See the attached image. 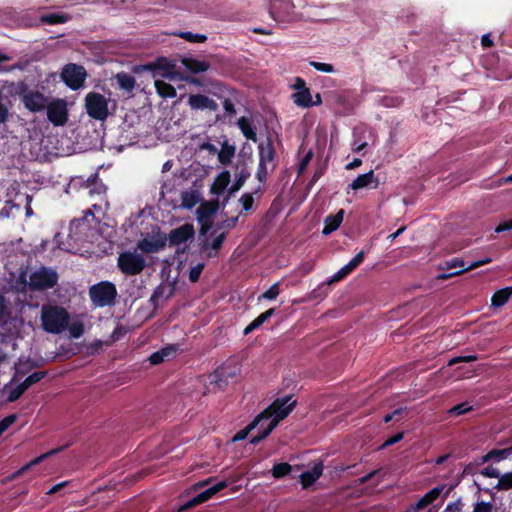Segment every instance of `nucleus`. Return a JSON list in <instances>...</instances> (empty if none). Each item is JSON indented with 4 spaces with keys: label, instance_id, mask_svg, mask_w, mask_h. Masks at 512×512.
Returning a JSON list of instances; mask_svg holds the SVG:
<instances>
[{
    "label": "nucleus",
    "instance_id": "50",
    "mask_svg": "<svg viewBox=\"0 0 512 512\" xmlns=\"http://www.w3.org/2000/svg\"><path fill=\"white\" fill-rule=\"evenodd\" d=\"M345 277L344 275L342 274V272L339 270L338 272H336L331 278H329L325 283H323L321 286H319L317 289H315L313 291V293H320V291L324 288H326V286H329L335 282H339L341 280H343Z\"/></svg>",
    "mask_w": 512,
    "mask_h": 512
},
{
    "label": "nucleus",
    "instance_id": "8",
    "mask_svg": "<svg viewBox=\"0 0 512 512\" xmlns=\"http://www.w3.org/2000/svg\"><path fill=\"white\" fill-rule=\"evenodd\" d=\"M269 14L276 22H293L298 19L291 0H271Z\"/></svg>",
    "mask_w": 512,
    "mask_h": 512
},
{
    "label": "nucleus",
    "instance_id": "54",
    "mask_svg": "<svg viewBox=\"0 0 512 512\" xmlns=\"http://www.w3.org/2000/svg\"><path fill=\"white\" fill-rule=\"evenodd\" d=\"M240 203L242 204L243 211L247 212L253 207L254 199L250 193H244L240 198Z\"/></svg>",
    "mask_w": 512,
    "mask_h": 512
},
{
    "label": "nucleus",
    "instance_id": "3",
    "mask_svg": "<svg viewBox=\"0 0 512 512\" xmlns=\"http://www.w3.org/2000/svg\"><path fill=\"white\" fill-rule=\"evenodd\" d=\"M16 95L24 108L31 113L43 112L47 108L49 98L39 90L30 89L25 82L18 83Z\"/></svg>",
    "mask_w": 512,
    "mask_h": 512
},
{
    "label": "nucleus",
    "instance_id": "53",
    "mask_svg": "<svg viewBox=\"0 0 512 512\" xmlns=\"http://www.w3.org/2000/svg\"><path fill=\"white\" fill-rule=\"evenodd\" d=\"M494 509L492 502L479 501L474 504L472 512H492Z\"/></svg>",
    "mask_w": 512,
    "mask_h": 512
},
{
    "label": "nucleus",
    "instance_id": "46",
    "mask_svg": "<svg viewBox=\"0 0 512 512\" xmlns=\"http://www.w3.org/2000/svg\"><path fill=\"white\" fill-rule=\"evenodd\" d=\"M28 388L25 386V384L23 382H21L20 384H18L14 389H12L8 396H7V401L8 402H15L17 401L23 394L24 392L27 390Z\"/></svg>",
    "mask_w": 512,
    "mask_h": 512
},
{
    "label": "nucleus",
    "instance_id": "31",
    "mask_svg": "<svg viewBox=\"0 0 512 512\" xmlns=\"http://www.w3.org/2000/svg\"><path fill=\"white\" fill-rule=\"evenodd\" d=\"M70 19V16L65 13L60 12H53L44 14L40 17V20L42 23L48 24V25H56V24H62L66 23Z\"/></svg>",
    "mask_w": 512,
    "mask_h": 512
},
{
    "label": "nucleus",
    "instance_id": "28",
    "mask_svg": "<svg viewBox=\"0 0 512 512\" xmlns=\"http://www.w3.org/2000/svg\"><path fill=\"white\" fill-rule=\"evenodd\" d=\"M294 103L302 108H309L313 106L312 95L310 89H302V91H296L292 95Z\"/></svg>",
    "mask_w": 512,
    "mask_h": 512
},
{
    "label": "nucleus",
    "instance_id": "9",
    "mask_svg": "<svg viewBox=\"0 0 512 512\" xmlns=\"http://www.w3.org/2000/svg\"><path fill=\"white\" fill-rule=\"evenodd\" d=\"M491 262V258H485L482 260L474 261L470 263L468 266H465V262L461 258H454L448 261H445L444 266L441 267L442 269L450 270V269H456L459 268V270L454 272H443L437 276V279L439 280H447L451 277L461 275L464 272L476 269L482 265L488 264Z\"/></svg>",
    "mask_w": 512,
    "mask_h": 512
},
{
    "label": "nucleus",
    "instance_id": "55",
    "mask_svg": "<svg viewBox=\"0 0 512 512\" xmlns=\"http://www.w3.org/2000/svg\"><path fill=\"white\" fill-rule=\"evenodd\" d=\"M404 438V432H398L395 435L387 438L384 443L380 446L381 449L390 447L398 442H400Z\"/></svg>",
    "mask_w": 512,
    "mask_h": 512
},
{
    "label": "nucleus",
    "instance_id": "42",
    "mask_svg": "<svg viewBox=\"0 0 512 512\" xmlns=\"http://www.w3.org/2000/svg\"><path fill=\"white\" fill-rule=\"evenodd\" d=\"M279 294H280L279 283L276 282L273 285H271L265 292H263L259 296L258 300L259 301H261L262 299L274 300L278 297Z\"/></svg>",
    "mask_w": 512,
    "mask_h": 512
},
{
    "label": "nucleus",
    "instance_id": "45",
    "mask_svg": "<svg viewBox=\"0 0 512 512\" xmlns=\"http://www.w3.org/2000/svg\"><path fill=\"white\" fill-rule=\"evenodd\" d=\"M471 410L472 406H470L468 402H462L450 408L448 410V413L451 416H460L470 412Z\"/></svg>",
    "mask_w": 512,
    "mask_h": 512
},
{
    "label": "nucleus",
    "instance_id": "35",
    "mask_svg": "<svg viewBox=\"0 0 512 512\" xmlns=\"http://www.w3.org/2000/svg\"><path fill=\"white\" fill-rule=\"evenodd\" d=\"M234 155H235V147L233 145L228 144V142L225 141L222 144V148H221L220 152L218 153V161L222 165H228L231 163Z\"/></svg>",
    "mask_w": 512,
    "mask_h": 512
},
{
    "label": "nucleus",
    "instance_id": "16",
    "mask_svg": "<svg viewBox=\"0 0 512 512\" xmlns=\"http://www.w3.org/2000/svg\"><path fill=\"white\" fill-rule=\"evenodd\" d=\"M323 474V463H316L310 470H306L299 476V481L302 489H308L312 486Z\"/></svg>",
    "mask_w": 512,
    "mask_h": 512
},
{
    "label": "nucleus",
    "instance_id": "15",
    "mask_svg": "<svg viewBox=\"0 0 512 512\" xmlns=\"http://www.w3.org/2000/svg\"><path fill=\"white\" fill-rule=\"evenodd\" d=\"M188 104L192 109L217 111L218 104L211 98L203 94H192L188 98Z\"/></svg>",
    "mask_w": 512,
    "mask_h": 512
},
{
    "label": "nucleus",
    "instance_id": "44",
    "mask_svg": "<svg viewBox=\"0 0 512 512\" xmlns=\"http://www.w3.org/2000/svg\"><path fill=\"white\" fill-rule=\"evenodd\" d=\"M177 35L191 43H203L207 40V36L204 34H198V33L195 34L192 32H181Z\"/></svg>",
    "mask_w": 512,
    "mask_h": 512
},
{
    "label": "nucleus",
    "instance_id": "49",
    "mask_svg": "<svg viewBox=\"0 0 512 512\" xmlns=\"http://www.w3.org/2000/svg\"><path fill=\"white\" fill-rule=\"evenodd\" d=\"M204 267H205L204 263H198L197 265L193 266L190 269L189 280L192 283H195V282H197L200 279V276H201V273H202Z\"/></svg>",
    "mask_w": 512,
    "mask_h": 512
},
{
    "label": "nucleus",
    "instance_id": "10",
    "mask_svg": "<svg viewBox=\"0 0 512 512\" xmlns=\"http://www.w3.org/2000/svg\"><path fill=\"white\" fill-rule=\"evenodd\" d=\"M87 73L83 66L67 64L61 72V79L72 90L80 89L85 82Z\"/></svg>",
    "mask_w": 512,
    "mask_h": 512
},
{
    "label": "nucleus",
    "instance_id": "64",
    "mask_svg": "<svg viewBox=\"0 0 512 512\" xmlns=\"http://www.w3.org/2000/svg\"><path fill=\"white\" fill-rule=\"evenodd\" d=\"M444 512H461V502L457 500L455 502L449 503Z\"/></svg>",
    "mask_w": 512,
    "mask_h": 512
},
{
    "label": "nucleus",
    "instance_id": "11",
    "mask_svg": "<svg viewBox=\"0 0 512 512\" xmlns=\"http://www.w3.org/2000/svg\"><path fill=\"white\" fill-rule=\"evenodd\" d=\"M45 111L48 120L54 126H63L68 121L67 103L64 99L55 98L52 101H48Z\"/></svg>",
    "mask_w": 512,
    "mask_h": 512
},
{
    "label": "nucleus",
    "instance_id": "39",
    "mask_svg": "<svg viewBox=\"0 0 512 512\" xmlns=\"http://www.w3.org/2000/svg\"><path fill=\"white\" fill-rule=\"evenodd\" d=\"M497 491H507L512 489V471L504 474L500 473L498 482L494 487Z\"/></svg>",
    "mask_w": 512,
    "mask_h": 512
},
{
    "label": "nucleus",
    "instance_id": "5",
    "mask_svg": "<svg viewBox=\"0 0 512 512\" xmlns=\"http://www.w3.org/2000/svg\"><path fill=\"white\" fill-rule=\"evenodd\" d=\"M89 296L97 307H104L114 303L117 290L113 283L103 281L90 287Z\"/></svg>",
    "mask_w": 512,
    "mask_h": 512
},
{
    "label": "nucleus",
    "instance_id": "4",
    "mask_svg": "<svg viewBox=\"0 0 512 512\" xmlns=\"http://www.w3.org/2000/svg\"><path fill=\"white\" fill-rule=\"evenodd\" d=\"M117 266L123 274L135 276L145 269L146 260L136 251H124L118 256Z\"/></svg>",
    "mask_w": 512,
    "mask_h": 512
},
{
    "label": "nucleus",
    "instance_id": "21",
    "mask_svg": "<svg viewBox=\"0 0 512 512\" xmlns=\"http://www.w3.org/2000/svg\"><path fill=\"white\" fill-rule=\"evenodd\" d=\"M259 163L266 164L273 161L275 157V148L273 141L270 137H267L265 143L259 144Z\"/></svg>",
    "mask_w": 512,
    "mask_h": 512
},
{
    "label": "nucleus",
    "instance_id": "7",
    "mask_svg": "<svg viewBox=\"0 0 512 512\" xmlns=\"http://www.w3.org/2000/svg\"><path fill=\"white\" fill-rule=\"evenodd\" d=\"M58 274L55 270L41 267L30 274L29 286L32 290H46L53 288L58 282Z\"/></svg>",
    "mask_w": 512,
    "mask_h": 512
},
{
    "label": "nucleus",
    "instance_id": "48",
    "mask_svg": "<svg viewBox=\"0 0 512 512\" xmlns=\"http://www.w3.org/2000/svg\"><path fill=\"white\" fill-rule=\"evenodd\" d=\"M238 216L227 218L221 222L216 224L215 230L212 234H214L217 230L227 229L230 230L237 225Z\"/></svg>",
    "mask_w": 512,
    "mask_h": 512
},
{
    "label": "nucleus",
    "instance_id": "29",
    "mask_svg": "<svg viewBox=\"0 0 512 512\" xmlns=\"http://www.w3.org/2000/svg\"><path fill=\"white\" fill-rule=\"evenodd\" d=\"M511 296L512 287H505L503 289H499L493 294L491 298V304L494 307H502L509 301Z\"/></svg>",
    "mask_w": 512,
    "mask_h": 512
},
{
    "label": "nucleus",
    "instance_id": "62",
    "mask_svg": "<svg viewBox=\"0 0 512 512\" xmlns=\"http://www.w3.org/2000/svg\"><path fill=\"white\" fill-rule=\"evenodd\" d=\"M223 108H224L225 112L227 113V115H229V116H233L236 114L235 105L232 102V100H230L228 98L223 101Z\"/></svg>",
    "mask_w": 512,
    "mask_h": 512
},
{
    "label": "nucleus",
    "instance_id": "27",
    "mask_svg": "<svg viewBox=\"0 0 512 512\" xmlns=\"http://www.w3.org/2000/svg\"><path fill=\"white\" fill-rule=\"evenodd\" d=\"M212 496H214V495L211 492L210 488H208V489L200 492L196 496L192 497L185 504H183L180 507V511H184V510L190 509L192 507H195V506H197L199 504H202V503L208 501Z\"/></svg>",
    "mask_w": 512,
    "mask_h": 512
},
{
    "label": "nucleus",
    "instance_id": "19",
    "mask_svg": "<svg viewBox=\"0 0 512 512\" xmlns=\"http://www.w3.org/2000/svg\"><path fill=\"white\" fill-rule=\"evenodd\" d=\"M174 295V287L170 285L161 284L155 288L151 297L150 303L154 309L159 307V300L161 298H165L166 300L171 298Z\"/></svg>",
    "mask_w": 512,
    "mask_h": 512
},
{
    "label": "nucleus",
    "instance_id": "6",
    "mask_svg": "<svg viewBox=\"0 0 512 512\" xmlns=\"http://www.w3.org/2000/svg\"><path fill=\"white\" fill-rule=\"evenodd\" d=\"M87 114L99 121H104L109 115L107 99L98 92H89L85 97Z\"/></svg>",
    "mask_w": 512,
    "mask_h": 512
},
{
    "label": "nucleus",
    "instance_id": "22",
    "mask_svg": "<svg viewBox=\"0 0 512 512\" xmlns=\"http://www.w3.org/2000/svg\"><path fill=\"white\" fill-rule=\"evenodd\" d=\"M230 177V173L227 170L219 173L211 185V193L217 196L223 194L230 183Z\"/></svg>",
    "mask_w": 512,
    "mask_h": 512
},
{
    "label": "nucleus",
    "instance_id": "37",
    "mask_svg": "<svg viewBox=\"0 0 512 512\" xmlns=\"http://www.w3.org/2000/svg\"><path fill=\"white\" fill-rule=\"evenodd\" d=\"M261 423V420L256 416L253 421L248 424L244 429L238 431L232 438L233 442L242 441L247 438L248 434L254 430Z\"/></svg>",
    "mask_w": 512,
    "mask_h": 512
},
{
    "label": "nucleus",
    "instance_id": "51",
    "mask_svg": "<svg viewBox=\"0 0 512 512\" xmlns=\"http://www.w3.org/2000/svg\"><path fill=\"white\" fill-rule=\"evenodd\" d=\"M17 415L16 414H10L6 417H4L0 421V436L12 425L16 422Z\"/></svg>",
    "mask_w": 512,
    "mask_h": 512
},
{
    "label": "nucleus",
    "instance_id": "56",
    "mask_svg": "<svg viewBox=\"0 0 512 512\" xmlns=\"http://www.w3.org/2000/svg\"><path fill=\"white\" fill-rule=\"evenodd\" d=\"M479 473L487 478H498L500 477V471L499 469L493 467L492 465H489L482 470L479 471Z\"/></svg>",
    "mask_w": 512,
    "mask_h": 512
},
{
    "label": "nucleus",
    "instance_id": "43",
    "mask_svg": "<svg viewBox=\"0 0 512 512\" xmlns=\"http://www.w3.org/2000/svg\"><path fill=\"white\" fill-rule=\"evenodd\" d=\"M67 329H68L71 337L74 339L80 338L84 333V325L80 321H75V322H72L71 324L69 322Z\"/></svg>",
    "mask_w": 512,
    "mask_h": 512
},
{
    "label": "nucleus",
    "instance_id": "1",
    "mask_svg": "<svg viewBox=\"0 0 512 512\" xmlns=\"http://www.w3.org/2000/svg\"><path fill=\"white\" fill-rule=\"evenodd\" d=\"M291 399L292 396L290 395L283 398H277L266 409L257 415L261 422L269 421V423L264 430L251 438V444L257 445L262 440L266 439L276 428L278 423L290 414L296 405V400L291 401Z\"/></svg>",
    "mask_w": 512,
    "mask_h": 512
},
{
    "label": "nucleus",
    "instance_id": "20",
    "mask_svg": "<svg viewBox=\"0 0 512 512\" xmlns=\"http://www.w3.org/2000/svg\"><path fill=\"white\" fill-rule=\"evenodd\" d=\"M219 209L218 200L207 201L200 204L197 208V220L202 221L203 219H212V216L216 214Z\"/></svg>",
    "mask_w": 512,
    "mask_h": 512
},
{
    "label": "nucleus",
    "instance_id": "34",
    "mask_svg": "<svg viewBox=\"0 0 512 512\" xmlns=\"http://www.w3.org/2000/svg\"><path fill=\"white\" fill-rule=\"evenodd\" d=\"M155 88L159 96H161L164 99L174 98L176 96V89L174 88V86L163 80H156Z\"/></svg>",
    "mask_w": 512,
    "mask_h": 512
},
{
    "label": "nucleus",
    "instance_id": "18",
    "mask_svg": "<svg viewBox=\"0 0 512 512\" xmlns=\"http://www.w3.org/2000/svg\"><path fill=\"white\" fill-rule=\"evenodd\" d=\"M177 351L176 345H167L160 350L152 353L149 357V361L152 365H159L165 360H168L175 356Z\"/></svg>",
    "mask_w": 512,
    "mask_h": 512
},
{
    "label": "nucleus",
    "instance_id": "12",
    "mask_svg": "<svg viewBox=\"0 0 512 512\" xmlns=\"http://www.w3.org/2000/svg\"><path fill=\"white\" fill-rule=\"evenodd\" d=\"M167 244V235L160 230L137 242L136 248L142 253H157L163 250Z\"/></svg>",
    "mask_w": 512,
    "mask_h": 512
},
{
    "label": "nucleus",
    "instance_id": "57",
    "mask_svg": "<svg viewBox=\"0 0 512 512\" xmlns=\"http://www.w3.org/2000/svg\"><path fill=\"white\" fill-rule=\"evenodd\" d=\"M478 473V468L472 463H468L464 466L463 471L459 477V481L467 476L475 475Z\"/></svg>",
    "mask_w": 512,
    "mask_h": 512
},
{
    "label": "nucleus",
    "instance_id": "61",
    "mask_svg": "<svg viewBox=\"0 0 512 512\" xmlns=\"http://www.w3.org/2000/svg\"><path fill=\"white\" fill-rule=\"evenodd\" d=\"M364 258H365V252L364 251H360L348 263L354 269H356L364 261Z\"/></svg>",
    "mask_w": 512,
    "mask_h": 512
},
{
    "label": "nucleus",
    "instance_id": "63",
    "mask_svg": "<svg viewBox=\"0 0 512 512\" xmlns=\"http://www.w3.org/2000/svg\"><path fill=\"white\" fill-rule=\"evenodd\" d=\"M256 177L260 182H264L267 178V166L266 164L259 163L258 169L256 172Z\"/></svg>",
    "mask_w": 512,
    "mask_h": 512
},
{
    "label": "nucleus",
    "instance_id": "2",
    "mask_svg": "<svg viewBox=\"0 0 512 512\" xmlns=\"http://www.w3.org/2000/svg\"><path fill=\"white\" fill-rule=\"evenodd\" d=\"M70 322L68 311L58 305H43L41 309L42 328L51 334H60L65 331Z\"/></svg>",
    "mask_w": 512,
    "mask_h": 512
},
{
    "label": "nucleus",
    "instance_id": "38",
    "mask_svg": "<svg viewBox=\"0 0 512 512\" xmlns=\"http://www.w3.org/2000/svg\"><path fill=\"white\" fill-rule=\"evenodd\" d=\"M173 67L174 65L171 64V62L164 57H159L153 63L150 64V68H152L153 70L163 71V75L169 74Z\"/></svg>",
    "mask_w": 512,
    "mask_h": 512
},
{
    "label": "nucleus",
    "instance_id": "25",
    "mask_svg": "<svg viewBox=\"0 0 512 512\" xmlns=\"http://www.w3.org/2000/svg\"><path fill=\"white\" fill-rule=\"evenodd\" d=\"M237 126L247 140H251L253 142L257 141L256 129L247 117H240L237 121Z\"/></svg>",
    "mask_w": 512,
    "mask_h": 512
},
{
    "label": "nucleus",
    "instance_id": "23",
    "mask_svg": "<svg viewBox=\"0 0 512 512\" xmlns=\"http://www.w3.org/2000/svg\"><path fill=\"white\" fill-rule=\"evenodd\" d=\"M343 217H344L343 209H341L334 215L331 214V215L327 216L325 218V225H324L322 233L324 235H329L332 232L336 231L340 227V225L343 221Z\"/></svg>",
    "mask_w": 512,
    "mask_h": 512
},
{
    "label": "nucleus",
    "instance_id": "24",
    "mask_svg": "<svg viewBox=\"0 0 512 512\" xmlns=\"http://www.w3.org/2000/svg\"><path fill=\"white\" fill-rule=\"evenodd\" d=\"M183 66L192 73H201L209 69L210 64L207 61L185 57L182 59Z\"/></svg>",
    "mask_w": 512,
    "mask_h": 512
},
{
    "label": "nucleus",
    "instance_id": "59",
    "mask_svg": "<svg viewBox=\"0 0 512 512\" xmlns=\"http://www.w3.org/2000/svg\"><path fill=\"white\" fill-rule=\"evenodd\" d=\"M477 359L478 357L476 355L454 357L449 361V365H454L460 362H473L476 361Z\"/></svg>",
    "mask_w": 512,
    "mask_h": 512
},
{
    "label": "nucleus",
    "instance_id": "26",
    "mask_svg": "<svg viewBox=\"0 0 512 512\" xmlns=\"http://www.w3.org/2000/svg\"><path fill=\"white\" fill-rule=\"evenodd\" d=\"M226 236H227V232H222L217 237H215L212 242L205 241L202 244V250L203 251H206L208 249L215 251L214 253L212 251H209L207 253V257L212 258V257H215L217 255V251L219 249H221V247L223 246V243H224V241L226 239Z\"/></svg>",
    "mask_w": 512,
    "mask_h": 512
},
{
    "label": "nucleus",
    "instance_id": "41",
    "mask_svg": "<svg viewBox=\"0 0 512 512\" xmlns=\"http://www.w3.org/2000/svg\"><path fill=\"white\" fill-rule=\"evenodd\" d=\"M493 462H500L509 458L512 455V445L504 449H492L491 450Z\"/></svg>",
    "mask_w": 512,
    "mask_h": 512
},
{
    "label": "nucleus",
    "instance_id": "36",
    "mask_svg": "<svg viewBox=\"0 0 512 512\" xmlns=\"http://www.w3.org/2000/svg\"><path fill=\"white\" fill-rule=\"evenodd\" d=\"M116 80H117L120 88H122L128 92H131L134 89L135 84H136L135 78L132 75L125 73V72L118 73L116 75Z\"/></svg>",
    "mask_w": 512,
    "mask_h": 512
},
{
    "label": "nucleus",
    "instance_id": "17",
    "mask_svg": "<svg viewBox=\"0 0 512 512\" xmlns=\"http://www.w3.org/2000/svg\"><path fill=\"white\" fill-rule=\"evenodd\" d=\"M444 486H436L425 493L415 504H413L407 512H416L433 503L442 493Z\"/></svg>",
    "mask_w": 512,
    "mask_h": 512
},
{
    "label": "nucleus",
    "instance_id": "14",
    "mask_svg": "<svg viewBox=\"0 0 512 512\" xmlns=\"http://www.w3.org/2000/svg\"><path fill=\"white\" fill-rule=\"evenodd\" d=\"M379 186V180L375 176L374 171L370 170L367 173L361 174L357 176L351 184L348 186V190L352 189L354 191H357L359 189L371 187L373 189L378 188Z\"/></svg>",
    "mask_w": 512,
    "mask_h": 512
},
{
    "label": "nucleus",
    "instance_id": "40",
    "mask_svg": "<svg viewBox=\"0 0 512 512\" xmlns=\"http://www.w3.org/2000/svg\"><path fill=\"white\" fill-rule=\"evenodd\" d=\"M292 470V467L287 462L277 463L273 466L271 472L272 476L276 479L283 478L288 475Z\"/></svg>",
    "mask_w": 512,
    "mask_h": 512
},
{
    "label": "nucleus",
    "instance_id": "52",
    "mask_svg": "<svg viewBox=\"0 0 512 512\" xmlns=\"http://www.w3.org/2000/svg\"><path fill=\"white\" fill-rule=\"evenodd\" d=\"M310 65L316 69L317 71L324 72V73H332L334 72V66L329 63H322V62H316L311 61Z\"/></svg>",
    "mask_w": 512,
    "mask_h": 512
},
{
    "label": "nucleus",
    "instance_id": "47",
    "mask_svg": "<svg viewBox=\"0 0 512 512\" xmlns=\"http://www.w3.org/2000/svg\"><path fill=\"white\" fill-rule=\"evenodd\" d=\"M46 375H47L46 371H36V372L30 374L28 377H26V379L23 381V383L25 384V386L27 388H29L32 385L41 381L43 378H45Z\"/></svg>",
    "mask_w": 512,
    "mask_h": 512
},
{
    "label": "nucleus",
    "instance_id": "32",
    "mask_svg": "<svg viewBox=\"0 0 512 512\" xmlns=\"http://www.w3.org/2000/svg\"><path fill=\"white\" fill-rule=\"evenodd\" d=\"M216 370L218 371V374H220V376L231 381L235 379L236 376L239 374L240 367L237 364L224 363L223 365L219 366Z\"/></svg>",
    "mask_w": 512,
    "mask_h": 512
},
{
    "label": "nucleus",
    "instance_id": "60",
    "mask_svg": "<svg viewBox=\"0 0 512 512\" xmlns=\"http://www.w3.org/2000/svg\"><path fill=\"white\" fill-rule=\"evenodd\" d=\"M200 223V234L206 235L213 226L212 219H203L202 221H198Z\"/></svg>",
    "mask_w": 512,
    "mask_h": 512
},
{
    "label": "nucleus",
    "instance_id": "30",
    "mask_svg": "<svg viewBox=\"0 0 512 512\" xmlns=\"http://www.w3.org/2000/svg\"><path fill=\"white\" fill-rule=\"evenodd\" d=\"M62 448H59V449H53L47 453H44L36 458H34L33 460H31L29 463H27L26 465H24L23 467H21L18 471H16L15 473L12 474V479H15L17 478L18 476L22 475L23 473H25L26 471H28L31 467L35 466V465H38L39 463H41L44 459L48 458L50 455H53L55 453H57L58 451H61Z\"/></svg>",
    "mask_w": 512,
    "mask_h": 512
},
{
    "label": "nucleus",
    "instance_id": "58",
    "mask_svg": "<svg viewBox=\"0 0 512 512\" xmlns=\"http://www.w3.org/2000/svg\"><path fill=\"white\" fill-rule=\"evenodd\" d=\"M237 170L239 171L236 173V179L241 180V182L244 184L245 181L250 177V172L245 163L242 164L241 168L237 166Z\"/></svg>",
    "mask_w": 512,
    "mask_h": 512
},
{
    "label": "nucleus",
    "instance_id": "13",
    "mask_svg": "<svg viewBox=\"0 0 512 512\" xmlns=\"http://www.w3.org/2000/svg\"><path fill=\"white\" fill-rule=\"evenodd\" d=\"M195 234L192 224L186 223L178 228L172 229L167 236V241L171 246L180 245L187 242Z\"/></svg>",
    "mask_w": 512,
    "mask_h": 512
},
{
    "label": "nucleus",
    "instance_id": "33",
    "mask_svg": "<svg viewBox=\"0 0 512 512\" xmlns=\"http://www.w3.org/2000/svg\"><path fill=\"white\" fill-rule=\"evenodd\" d=\"M208 380L209 385L213 387V392L224 390L230 382L226 378L220 376L216 369L208 375Z\"/></svg>",
    "mask_w": 512,
    "mask_h": 512
}]
</instances>
